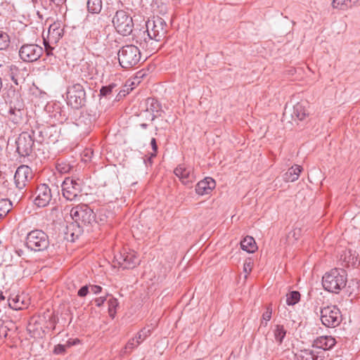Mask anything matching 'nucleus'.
<instances>
[{
    "label": "nucleus",
    "mask_w": 360,
    "mask_h": 360,
    "mask_svg": "<svg viewBox=\"0 0 360 360\" xmlns=\"http://www.w3.org/2000/svg\"><path fill=\"white\" fill-rule=\"evenodd\" d=\"M309 104L307 102H300L293 106L292 117L300 121L304 120L309 115L307 109Z\"/></svg>",
    "instance_id": "4be33fe9"
},
{
    "label": "nucleus",
    "mask_w": 360,
    "mask_h": 360,
    "mask_svg": "<svg viewBox=\"0 0 360 360\" xmlns=\"http://www.w3.org/2000/svg\"><path fill=\"white\" fill-rule=\"evenodd\" d=\"M33 134V131H23L18 137L15 141L16 151L21 157H27L32 153L34 143Z\"/></svg>",
    "instance_id": "1a4fd4ad"
},
{
    "label": "nucleus",
    "mask_w": 360,
    "mask_h": 360,
    "mask_svg": "<svg viewBox=\"0 0 360 360\" xmlns=\"http://www.w3.org/2000/svg\"><path fill=\"white\" fill-rule=\"evenodd\" d=\"M174 174L180 179L181 183L188 186H191L195 180L193 168L184 163L179 165L174 171Z\"/></svg>",
    "instance_id": "2eb2a0df"
},
{
    "label": "nucleus",
    "mask_w": 360,
    "mask_h": 360,
    "mask_svg": "<svg viewBox=\"0 0 360 360\" xmlns=\"http://www.w3.org/2000/svg\"><path fill=\"white\" fill-rule=\"evenodd\" d=\"M117 56L120 65L124 69L134 67L141 60L140 49L132 44L122 46L119 50Z\"/></svg>",
    "instance_id": "7ed1b4c3"
},
{
    "label": "nucleus",
    "mask_w": 360,
    "mask_h": 360,
    "mask_svg": "<svg viewBox=\"0 0 360 360\" xmlns=\"http://www.w3.org/2000/svg\"><path fill=\"white\" fill-rule=\"evenodd\" d=\"M108 311L110 316L114 317L115 314L116 313V308L118 306V302L117 299L114 297H111L108 301Z\"/></svg>",
    "instance_id": "ea45409f"
},
{
    "label": "nucleus",
    "mask_w": 360,
    "mask_h": 360,
    "mask_svg": "<svg viewBox=\"0 0 360 360\" xmlns=\"http://www.w3.org/2000/svg\"><path fill=\"white\" fill-rule=\"evenodd\" d=\"M320 319L323 326L327 328H335L342 321V314L340 309L335 305L321 308Z\"/></svg>",
    "instance_id": "6e6552de"
},
{
    "label": "nucleus",
    "mask_w": 360,
    "mask_h": 360,
    "mask_svg": "<svg viewBox=\"0 0 360 360\" xmlns=\"http://www.w3.org/2000/svg\"><path fill=\"white\" fill-rule=\"evenodd\" d=\"M301 236V229L300 228H295L290 231L286 236V240L288 243H293Z\"/></svg>",
    "instance_id": "72a5a7b5"
},
{
    "label": "nucleus",
    "mask_w": 360,
    "mask_h": 360,
    "mask_svg": "<svg viewBox=\"0 0 360 360\" xmlns=\"http://www.w3.org/2000/svg\"><path fill=\"white\" fill-rule=\"evenodd\" d=\"M340 260L345 263V266L355 267L359 264V260L355 253H352V250L345 251L343 255L340 256Z\"/></svg>",
    "instance_id": "393cba45"
},
{
    "label": "nucleus",
    "mask_w": 360,
    "mask_h": 360,
    "mask_svg": "<svg viewBox=\"0 0 360 360\" xmlns=\"http://www.w3.org/2000/svg\"><path fill=\"white\" fill-rule=\"evenodd\" d=\"M300 300V294L298 291H292L287 295L286 303L288 305H294Z\"/></svg>",
    "instance_id": "f704fd0d"
},
{
    "label": "nucleus",
    "mask_w": 360,
    "mask_h": 360,
    "mask_svg": "<svg viewBox=\"0 0 360 360\" xmlns=\"http://www.w3.org/2000/svg\"><path fill=\"white\" fill-rule=\"evenodd\" d=\"M13 207L12 202L7 199L0 200V219L4 218L11 210Z\"/></svg>",
    "instance_id": "7c9ffc66"
},
{
    "label": "nucleus",
    "mask_w": 360,
    "mask_h": 360,
    "mask_svg": "<svg viewBox=\"0 0 360 360\" xmlns=\"http://www.w3.org/2000/svg\"><path fill=\"white\" fill-rule=\"evenodd\" d=\"M96 120L95 116L87 111L82 112L80 115L75 120V124L80 134L87 135L94 127Z\"/></svg>",
    "instance_id": "4468645a"
},
{
    "label": "nucleus",
    "mask_w": 360,
    "mask_h": 360,
    "mask_svg": "<svg viewBox=\"0 0 360 360\" xmlns=\"http://www.w3.org/2000/svg\"><path fill=\"white\" fill-rule=\"evenodd\" d=\"M70 216L77 223L86 227L91 226L96 221V214L86 204H79L70 210Z\"/></svg>",
    "instance_id": "20e7f679"
},
{
    "label": "nucleus",
    "mask_w": 360,
    "mask_h": 360,
    "mask_svg": "<svg viewBox=\"0 0 360 360\" xmlns=\"http://www.w3.org/2000/svg\"><path fill=\"white\" fill-rule=\"evenodd\" d=\"M112 22L115 30L121 35L128 36L134 30V25L132 17L124 10L117 11Z\"/></svg>",
    "instance_id": "39448f33"
},
{
    "label": "nucleus",
    "mask_w": 360,
    "mask_h": 360,
    "mask_svg": "<svg viewBox=\"0 0 360 360\" xmlns=\"http://www.w3.org/2000/svg\"><path fill=\"white\" fill-rule=\"evenodd\" d=\"M348 288H352L351 291L349 292L350 294L354 293L355 295H357L360 291V280H351L349 283Z\"/></svg>",
    "instance_id": "58836bf2"
},
{
    "label": "nucleus",
    "mask_w": 360,
    "mask_h": 360,
    "mask_svg": "<svg viewBox=\"0 0 360 360\" xmlns=\"http://www.w3.org/2000/svg\"><path fill=\"white\" fill-rule=\"evenodd\" d=\"M35 195L34 203L39 207L47 206L52 199L51 190L46 184H39L37 187Z\"/></svg>",
    "instance_id": "dca6fc26"
},
{
    "label": "nucleus",
    "mask_w": 360,
    "mask_h": 360,
    "mask_svg": "<svg viewBox=\"0 0 360 360\" xmlns=\"http://www.w3.org/2000/svg\"><path fill=\"white\" fill-rule=\"evenodd\" d=\"M302 169V167L297 165L291 167L284 174V180L288 182L296 181L298 179Z\"/></svg>",
    "instance_id": "bb28decb"
},
{
    "label": "nucleus",
    "mask_w": 360,
    "mask_h": 360,
    "mask_svg": "<svg viewBox=\"0 0 360 360\" xmlns=\"http://www.w3.org/2000/svg\"><path fill=\"white\" fill-rule=\"evenodd\" d=\"M286 335V330L284 328L282 325H276L275 328L274 330V335L276 342L278 345H281L283 342V340Z\"/></svg>",
    "instance_id": "2f4dec72"
},
{
    "label": "nucleus",
    "mask_w": 360,
    "mask_h": 360,
    "mask_svg": "<svg viewBox=\"0 0 360 360\" xmlns=\"http://www.w3.org/2000/svg\"><path fill=\"white\" fill-rule=\"evenodd\" d=\"M148 29V32L150 33L153 41H160L166 37L168 30V25L165 20L158 16H153L149 18L145 25Z\"/></svg>",
    "instance_id": "0eeeda50"
},
{
    "label": "nucleus",
    "mask_w": 360,
    "mask_h": 360,
    "mask_svg": "<svg viewBox=\"0 0 360 360\" xmlns=\"http://www.w3.org/2000/svg\"><path fill=\"white\" fill-rule=\"evenodd\" d=\"M335 344L336 340L332 336H320L313 341L312 347L325 353L326 351L331 349Z\"/></svg>",
    "instance_id": "a211bd4d"
},
{
    "label": "nucleus",
    "mask_w": 360,
    "mask_h": 360,
    "mask_svg": "<svg viewBox=\"0 0 360 360\" xmlns=\"http://www.w3.org/2000/svg\"><path fill=\"white\" fill-rule=\"evenodd\" d=\"M340 360H342V359H340Z\"/></svg>",
    "instance_id": "bf43d9fd"
},
{
    "label": "nucleus",
    "mask_w": 360,
    "mask_h": 360,
    "mask_svg": "<svg viewBox=\"0 0 360 360\" xmlns=\"http://www.w3.org/2000/svg\"><path fill=\"white\" fill-rule=\"evenodd\" d=\"M13 325L12 321H8L6 325H1L0 326V335H3L4 338L7 337L8 331L11 330V326Z\"/></svg>",
    "instance_id": "79ce46f5"
},
{
    "label": "nucleus",
    "mask_w": 360,
    "mask_h": 360,
    "mask_svg": "<svg viewBox=\"0 0 360 360\" xmlns=\"http://www.w3.org/2000/svg\"><path fill=\"white\" fill-rule=\"evenodd\" d=\"M106 300L105 297H100L95 299L94 302L97 307H101Z\"/></svg>",
    "instance_id": "3c124183"
},
{
    "label": "nucleus",
    "mask_w": 360,
    "mask_h": 360,
    "mask_svg": "<svg viewBox=\"0 0 360 360\" xmlns=\"http://www.w3.org/2000/svg\"><path fill=\"white\" fill-rule=\"evenodd\" d=\"M150 144L153 150V153L150 155V158H154L156 156L157 151H158V145L156 142V139L155 138H153L150 141Z\"/></svg>",
    "instance_id": "a18cd8bd"
},
{
    "label": "nucleus",
    "mask_w": 360,
    "mask_h": 360,
    "mask_svg": "<svg viewBox=\"0 0 360 360\" xmlns=\"http://www.w3.org/2000/svg\"><path fill=\"white\" fill-rule=\"evenodd\" d=\"M53 352L56 354H63L65 352V346L63 345H58L55 347Z\"/></svg>",
    "instance_id": "49530a36"
},
{
    "label": "nucleus",
    "mask_w": 360,
    "mask_h": 360,
    "mask_svg": "<svg viewBox=\"0 0 360 360\" xmlns=\"http://www.w3.org/2000/svg\"><path fill=\"white\" fill-rule=\"evenodd\" d=\"M31 178V169L27 165H20L16 169L14 175V181L16 187L19 190H22L25 187L27 182Z\"/></svg>",
    "instance_id": "f3484780"
},
{
    "label": "nucleus",
    "mask_w": 360,
    "mask_h": 360,
    "mask_svg": "<svg viewBox=\"0 0 360 360\" xmlns=\"http://www.w3.org/2000/svg\"><path fill=\"white\" fill-rule=\"evenodd\" d=\"M10 44V37L8 34L0 30V50H5L6 49Z\"/></svg>",
    "instance_id": "c9c22d12"
},
{
    "label": "nucleus",
    "mask_w": 360,
    "mask_h": 360,
    "mask_svg": "<svg viewBox=\"0 0 360 360\" xmlns=\"http://www.w3.org/2000/svg\"><path fill=\"white\" fill-rule=\"evenodd\" d=\"M146 111L153 114L152 120L160 116L162 112L161 104L153 98H148L146 101Z\"/></svg>",
    "instance_id": "5701e85b"
},
{
    "label": "nucleus",
    "mask_w": 360,
    "mask_h": 360,
    "mask_svg": "<svg viewBox=\"0 0 360 360\" xmlns=\"http://www.w3.org/2000/svg\"><path fill=\"white\" fill-rule=\"evenodd\" d=\"M101 290L102 288L99 285H91L89 287V292H91L94 294H98Z\"/></svg>",
    "instance_id": "09e8293b"
},
{
    "label": "nucleus",
    "mask_w": 360,
    "mask_h": 360,
    "mask_svg": "<svg viewBox=\"0 0 360 360\" xmlns=\"http://www.w3.org/2000/svg\"><path fill=\"white\" fill-rule=\"evenodd\" d=\"M360 3V0H333L332 6L335 8L345 10Z\"/></svg>",
    "instance_id": "c85d7f7f"
},
{
    "label": "nucleus",
    "mask_w": 360,
    "mask_h": 360,
    "mask_svg": "<svg viewBox=\"0 0 360 360\" xmlns=\"http://www.w3.org/2000/svg\"><path fill=\"white\" fill-rule=\"evenodd\" d=\"M82 191L81 181L72 178H65L62 184L63 195L68 200H75Z\"/></svg>",
    "instance_id": "9b49d317"
},
{
    "label": "nucleus",
    "mask_w": 360,
    "mask_h": 360,
    "mask_svg": "<svg viewBox=\"0 0 360 360\" xmlns=\"http://www.w3.org/2000/svg\"><path fill=\"white\" fill-rule=\"evenodd\" d=\"M8 115L9 119L12 122L18 124L21 122L23 116V108L22 105H19L18 107L11 105Z\"/></svg>",
    "instance_id": "a878e982"
},
{
    "label": "nucleus",
    "mask_w": 360,
    "mask_h": 360,
    "mask_svg": "<svg viewBox=\"0 0 360 360\" xmlns=\"http://www.w3.org/2000/svg\"><path fill=\"white\" fill-rule=\"evenodd\" d=\"M50 245L49 237L44 231L34 229L30 231L25 238V246L33 252L46 250Z\"/></svg>",
    "instance_id": "f03ea898"
},
{
    "label": "nucleus",
    "mask_w": 360,
    "mask_h": 360,
    "mask_svg": "<svg viewBox=\"0 0 360 360\" xmlns=\"http://www.w3.org/2000/svg\"><path fill=\"white\" fill-rule=\"evenodd\" d=\"M240 247L243 250L250 253L254 252L257 248L254 238L249 236L245 237L240 242Z\"/></svg>",
    "instance_id": "cd10ccee"
},
{
    "label": "nucleus",
    "mask_w": 360,
    "mask_h": 360,
    "mask_svg": "<svg viewBox=\"0 0 360 360\" xmlns=\"http://www.w3.org/2000/svg\"><path fill=\"white\" fill-rule=\"evenodd\" d=\"M89 292V287L87 285L82 286L77 292V295L80 297H84Z\"/></svg>",
    "instance_id": "c03bdc74"
},
{
    "label": "nucleus",
    "mask_w": 360,
    "mask_h": 360,
    "mask_svg": "<svg viewBox=\"0 0 360 360\" xmlns=\"http://www.w3.org/2000/svg\"><path fill=\"white\" fill-rule=\"evenodd\" d=\"M50 41H46V39H44V44L45 46V51L46 52V54L48 56L51 54V51L53 50V48L49 44Z\"/></svg>",
    "instance_id": "de8ad7c7"
},
{
    "label": "nucleus",
    "mask_w": 360,
    "mask_h": 360,
    "mask_svg": "<svg viewBox=\"0 0 360 360\" xmlns=\"http://www.w3.org/2000/svg\"><path fill=\"white\" fill-rule=\"evenodd\" d=\"M8 305L15 310H20L27 307V303L20 295H15L8 299Z\"/></svg>",
    "instance_id": "c756f323"
},
{
    "label": "nucleus",
    "mask_w": 360,
    "mask_h": 360,
    "mask_svg": "<svg viewBox=\"0 0 360 360\" xmlns=\"http://www.w3.org/2000/svg\"><path fill=\"white\" fill-rule=\"evenodd\" d=\"M16 253L19 255V256H21L23 253V251L22 250H16Z\"/></svg>",
    "instance_id": "5fc2aeb1"
},
{
    "label": "nucleus",
    "mask_w": 360,
    "mask_h": 360,
    "mask_svg": "<svg viewBox=\"0 0 360 360\" xmlns=\"http://www.w3.org/2000/svg\"><path fill=\"white\" fill-rule=\"evenodd\" d=\"M131 34H132L133 41L139 44L143 49L149 50L150 52L153 51L154 48L152 47L153 41L150 33L148 32L146 27L141 29L134 27V30Z\"/></svg>",
    "instance_id": "ddd939ff"
},
{
    "label": "nucleus",
    "mask_w": 360,
    "mask_h": 360,
    "mask_svg": "<svg viewBox=\"0 0 360 360\" xmlns=\"http://www.w3.org/2000/svg\"><path fill=\"white\" fill-rule=\"evenodd\" d=\"M252 262L250 261H245L244 263V271L246 272L248 274L250 273L252 270Z\"/></svg>",
    "instance_id": "8fccbe9b"
},
{
    "label": "nucleus",
    "mask_w": 360,
    "mask_h": 360,
    "mask_svg": "<svg viewBox=\"0 0 360 360\" xmlns=\"http://www.w3.org/2000/svg\"><path fill=\"white\" fill-rule=\"evenodd\" d=\"M52 3L56 6H61L65 3L66 0H50Z\"/></svg>",
    "instance_id": "864d4df0"
},
{
    "label": "nucleus",
    "mask_w": 360,
    "mask_h": 360,
    "mask_svg": "<svg viewBox=\"0 0 360 360\" xmlns=\"http://www.w3.org/2000/svg\"><path fill=\"white\" fill-rule=\"evenodd\" d=\"M140 126H141L143 129H146V128H147V127H148V124H146V123H142V124H141V125H140Z\"/></svg>",
    "instance_id": "6e6d98bb"
},
{
    "label": "nucleus",
    "mask_w": 360,
    "mask_h": 360,
    "mask_svg": "<svg viewBox=\"0 0 360 360\" xmlns=\"http://www.w3.org/2000/svg\"><path fill=\"white\" fill-rule=\"evenodd\" d=\"M152 329L149 328H142L135 336L136 340L141 341V343L150 335Z\"/></svg>",
    "instance_id": "4c0bfd02"
},
{
    "label": "nucleus",
    "mask_w": 360,
    "mask_h": 360,
    "mask_svg": "<svg viewBox=\"0 0 360 360\" xmlns=\"http://www.w3.org/2000/svg\"><path fill=\"white\" fill-rule=\"evenodd\" d=\"M2 66V65L0 64V68Z\"/></svg>",
    "instance_id": "13d9d810"
},
{
    "label": "nucleus",
    "mask_w": 360,
    "mask_h": 360,
    "mask_svg": "<svg viewBox=\"0 0 360 360\" xmlns=\"http://www.w3.org/2000/svg\"><path fill=\"white\" fill-rule=\"evenodd\" d=\"M141 344V341L136 340L135 337L130 339L127 345H125L124 348L122 350L121 353L122 354H125L127 353L131 352L134 348H136L139 345Z\"/></svg>",
    "instance_id": "473e14b6"
},
{
    "label": "nucleus",
    "mask_w": 360,
    "mask_h": 360,
    "mask_svg": "<svg viewBox=\"0 0 360 360\" xmlns=\"http://www.w3.org/2000/svg\"><path fill=\"white\" fill-rule=\"evenodd\" d=\"M93 154V151H91V150L89 149H86L85 151H84V156L87 158L86 159H84V161H87L89 160H90L91 157V155Z\"/></svg>",
    "instance_id": "603ef678"
},
{
    "label": "nucleus",
    "mask_w": 360,
    "mask_h": 360,
    "mask_svg": "<svg viewBox=\"0 0 360 360\" xmlns=\"http://www.w3.org/2000/svg\"><path fill=\"white\" fill-rule=\"evenodd\" d=\"M215 186V181L211 177H206L197 184L195 186V191L200 195H207L212 192Z\"/></svg>",
    "instance_id": "aec40b11"
},
{
    "label": "nucleus",
    "mask_w": 360,
    "mask_h": 360,
    "mask_svg": "<svg viewBox=\"0 0 360 360\" xmlns=\"http://www.w3.org/2000/svg\"><path fill=\"white\" fill-rule=\"evenodd\" d=\"M272 316V308L271 304H269L266 307V311L262 314V320L261 321V325L264 326H266L268 322L271 320Z\"/></svg>",
    "instance_id": "e433bc0d"
},
{
    "label": "nucleus",
    "mask_w": 360,
    "mask_h": 360,
    "mask_svg": "<svg viewBox=\"0 0 360 360\" xmlns=\"http://www.w3.org/2000/svg\"><path fill=\"white\" fill-rule=\"evenodd\" d=\"M116 86L115 84H111L108 86H102V88L100 90V95L102 96H108L110 95L112 89Z\"/></svg>",
    "instance_id": "a19ab883"
},
{
    "label": "nucleus",
    "mask_w": 360,
    "mask_h": 360,
    "mask_svg": "<svg viewBox=\"0 0 360 360\" xmlns=\"http://www.w3.org/2000/svg\"><path fill=\"white\" fill-rule=\"evenodd\" d=\"M114 263L115 266L117 265L124 269H134L139 264V260L134 251L123 250L115 255Z\"/></svg>",
    "instance_id": "9d476101"
},
{
    "label": "nucleus",
    "mask_w": 360,
    "mask_h": 360,
    "mask_svg": "<svg viewBox=\"0 0 360 360\" xmlns=\"http://www.w3.org/2000/svg\"><path fill=\"white\" fill-rule=\"evenodd\" d=\"M326 356L323 351L317 350L315 348L304 349L297 354L299 360H324Z\"/></svg>",
    "instance_id": "6ab92c4d"
},
{
    "label": "nucleus",
    "mask_w": 360,
    "mask_h": 360,
    "mask_svg": "<svg viewBox=\"0 0 360 360\" xmlns=\"http://www.w3.org/2000/svg\"><path fill=\"white\" fill-rule=\"evenodd\" d=\"M5 299V297L3 295V292H0V300H4Z\"/></svg>",
    "instance_id": "4d7b16f0"
},
{
    "label": "nucleus",
    "mask_w": 360,
    "mask_h": 360,
    "mask_svg": "<svg viewBox=\"0 0 360 360\" xmlns=\"http://www.w3.org/2000/svg\"><path fill=\"white\" fill-rule=\"evenodd\" d=\"M63 35V27L60 22H55L49 26L48 40L57 43Z\"/></svg>",
    "instance_id": "412c9836"
},
{
    "label": "nucleus",
    "mask_w": 360,
    "mask_h": 360,
    "mask_svg": "<svg viewBox=\"0 0 360 360\" xmlns=\"http://www.w3.org/2000/svg\"><path fill=\"white\" fill-rule=\"evenodd\" d=\"M67 103L74 108H80L86 101V91L81 83H73L68 86L66 92Z\"/></svg>",
    "instance_id": "423d86ee"
},
{
    "label": "nucleus",
    "mask_w": 360,
    "mask_h": 360,
    "mask_svg": "<svg viewBox=\"0 0 360 360\" xmlns=\"http://www.w3.org/2000/svg\"><path fill=\"white\" fill-rule=\"evenodd\" d=\"M56 168L60 173H67L70 170L71 167L69 164L61 162L57 164Z\"/></svg>",
    "instance_id": "37998d69"
},
{
    "label": "nucleus",
    "mask_w": 360,
    "mask_h": 360,
    "mask_svg": "<svg viewBox=\"0 0 360 360\" xmlns=\"http://www.w3.org/2000/svg\"><path fill=\"white\" fill-rule=\"evenodd\" d=\"M347 281L346 271L342 269H333L326 272L322 278L323 288L330 292L338 293L346 286Z\"/></svg>",
    "instance_id": "f257e3e1"
},
{
    "label": "nucleus",
    "mask_w": 360,
    "mask_h": 360,
    "mask_svg": "<svg viewBox=\"0 0 360 360\" xmlns=\"http://www.w3.org/2000/svg\"><path fill=\"white\" fill-rule=\"evenodd\" d=\"M43 48L35 44H23L19 50V56L24 61H37L43 54Z\"/></svg>",
    "instance_id": "f8f14e48"
},
{
    "label": "nucleus",
    "mask_w": 360,
    "mask_h": 360,
    "mask_svg": "<svg viewBox=\"0 0 360 360\" xmlns=\"http://www.w3.org/2000/svg\"><path fill=\"white\" fill-rule=\"evenodd\" d=\"M85 226L81 224L77 223L74 221L72 224L67 226V234H70L71 236V240L74 241L75 239L78 238L79 236L84 231V228Z\"/></svg>",
    "instance_id": "b1692460"
}]
</instances>
